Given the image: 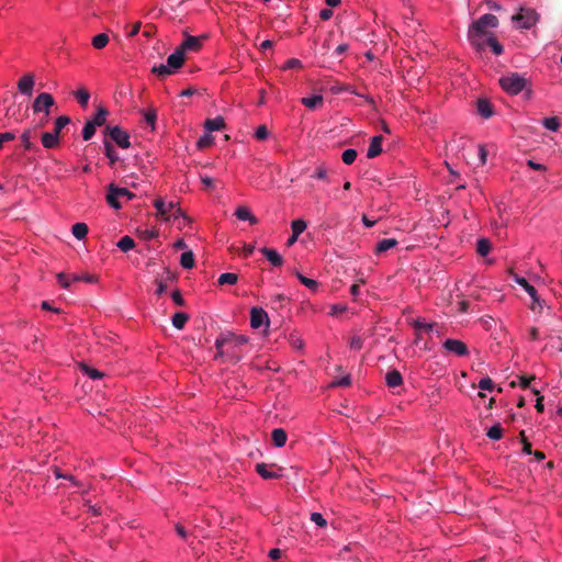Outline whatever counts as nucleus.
Instances as JSON below:
<instances>
[{"label":"nucleus","mask_w":562,"mask_h":562,"mask_svg":"<svg viewBox=\"0 0 562 562\" xmlns=\"http://www.w3.org/2000/svg\"><path fill=\"white\" fill-rule=\"evenodd\" d=\"M497 26L498 19L496 15L491 13L483 14L469 26V43L477 53H482L486 48L487 37L494 35L491 30H494Z\"/></svg>","instance_id":"nucleus-1"},{"label":"nucleus","mask_w":562,"mask_h":562,"mask_svg":"<svg viewBox=\"0 0 562 562\" xmlns=\"http://www.w3.org/2000/svg\"><path fill=\"white\" fill-rule=\"evenodd\" d=\"M501 88L509 95H517L528 86V79L519 72H510L498 80Z\"/></svg>","instance_id":"nucleus-2"},{"label":"nucleus","mask_w":562,"mask_h":562,"mask_svg":"<svg viewBox=\"0 0 562 562\" xmlns=\"http://www.w3.org/2000/svg\"><path fill=\"white\" fill-rule=\"evenodd\" d=\"M184 61V54L182 50L177 48L172 54H170L167 58L166 64H160L158 66H154L151 71L159 77H167L175 74L179 68L182 67Z\"/></svg>","instance_id":"nucleus-3"},{"label":"nucleus","mask_w":562,"mask_h":562,"mask_svg":"<svg viewBox=\"0 0 562 562\" xmlns=\"http://www.w3.org/2000/svg\"><path fill=\"white\" fill-rule=\"evenodd\" d=\"M539 13L532 8L520 7L512 20L518 29L530 30L539 21Z\"/></svg>","instance_id":"nucleus-4"},{"label":"nucleus","mask_w":562,"mask_h":562,"mask_svg":"<svg viewBox=\"0 0 562 562\" xmlns=\"http://www.w3.org/2000/svg\"><path fill=\"white\" fill-rule=\"evenodd\" d=\"M154 206L156 207L157 213L160 216H165L169 213H172V217L175 221L181 218L184 224L189 223L188 216L180 209L178 202H166L162 198H158L154 201Z\"/></svg>","instance_id":"nucleus-5"},{"label":"nucleus","mask_w":562,"mask_h":562,"mask_svg":"<svg viewBox=\"0 0 562 562\" xmlns=\"http://www.w3.org/2000/svg\"><path fill=\"white\" fill-rule=\"evenodd\" d=\"M133 196L134 194L127 189L110 184L106 194V202L111 207L119 210L121 209V203L119 202V199L126 198L127 200H131L133 199Z\"/></svg>","instance_id":"nucleus-6"},{"label":"nucleus","mask_w":562,"mask_h":562,"mask_svg":"<svg viewBox=\"0 0 562 562\" xmlns=\"http://www.w3.org/2000/svg\"><path fill=\"white\" fill-rule=\"evenodd\" d=\"M55 101L50 93L41 92L33 101L32 110L34 113H44L45 116H48L50 113V108L54 105Z\"/></svg>","instance_id":"nucleus-7"},{"label":"nucleus","mask_w":562,"mask_h":562,"mask_svg":"<svg viewBox=\"0 0 562 562\" xmlns=\"http://www.w3.org/2000/svg\"><path fill=\"white\" fill-rule=\"evenodd\" d=\"M442 348L446 352L457 356V357H467L470 353V350L465 342L454 338H448L442 342Z\"/></svg>","instance_id":"nucleus-8"},{"label":"nucleus","mask_w":562,"mask_h":562,"mask_svg":"<svg viewBox=\"0 0 562 562\" xmlns=\"http://www.w3.org/2000/svg\"><path fill=\"white\" fill-rule=\"evenodd\" d=\"M109 135L117 146L123 149H127L131 146L130 135L123 131L120 126L109 127Z\"/></svg>","instance_id":"nucleus-9"},{"label":"nucleus","mask_w":562,"mask_h":562,"mask_svg":"<svg viewBox=\"0 0 562 562\" xmlns=\"http://www.w3.org/2000/svg\"><path fill=\"white\" fill-rule=\"evenodd\" d=\"M269 325L267 312L261 307H252L250 311V326L255 329Z\"/></svg>","instance_id":"nucleus-10"},{"label":"nucleus","mask_w":562,"mask_h":562,"mask_svg":"<svg viewBox=\"0 0 562 562\" xmlns=\"http://www.w3.org/2000/svg\"><path fill=\"white\" fill-rule=\"evenodd\" d=\"M512 278L518 285H520L528 293L533 303L541 305L540 297L533 285H531L524 277H520L517 273H513Z\"/></svg>","instance_id":"nucleus-11"},{"label":"nucleus","mask_w":562,"mask_h":562,"mask_svg":"<svg viewBox=\"0 0 562 562\" xmlns=\"http://www.w3.org/2000/svg\"><path fill=\"white\" fill-rule=\"evenodd\" d=\"M35 85V78L32 74H25L18 81V90L21 94L31 97Z\"/></svg>","instance_id":"nucleus-12"},{"label":"nucleus","mask_w":562,"mask_h":562,"mask_svg":"<svg viewBox=\"0 0 562 562\" xmlns=\"http://www.w3.org/2000/svg\"><path fill=\"white\" fill-rule=\"evenodd\" d=\"M204 36H191L187 35L181 43L180 47H178L180 50L188 52H198L202 47V43L204 41Z\"/></svg>","instance_id":"nucleus-13"},{"label":"nucleus","mask_w":562,"mask_h":562,"mask_svg":"<svg viewBox=\"0 0 562 562\" xmlns=\"http://www.w3.org/2000/svg\"><path fill=\"white\" fill-rule=\"evenodd\" d=\"M476 110L483 119H490L494 115V106L488 99L481 98L476 102Z\"/></svg>","instance_id":"nucleus-14"},{"label":"nucleus","mask_w":562,"mask_h":562,"mask_svg":"<svg viewBox=\"0 0 562 562\" xmlns=\"http://www.w3.org/2000/svg\"><path fill=\"white\" fill-rule=\"evenodd\" d=\"M382 142L383 137L381 135H375L370 139V144L367 150L368 158H375L382 153Z\"/></svg>","instance_id":"nucleus-15"},{"label":"nucleus","mask_w":562,"mask_h":562,"mask_svg":"<svg viewBox=\"0 0 562 562\" xmlns=\"http://www.w3.org/2000/svg\"><path fill=\"white\" fill-rule=\"evenodd\" d=\"M260 251L273 267H281L283 265V259L276 249L263 247Z\"/></svg>","instance_id":"nucleus-16"},{"label":"nucleus","mask_w":562,"mask_h":562,"mask_svg":"<svg viewBox=\"0 0 562 562\" xmlns=\"http://www.w3.org/2000/svg\"><path fill=\"white\" fill-rule=\"evenodd\" d=\"M235 216L239 220V221H247L249 222L251 225H255L258 223V220L257 217L251 213V211L249 210V207L247 206H238L236 210H235Z\"/></svg>","instance_id":"nucleus-17"},{"label":"nucleus","mask_w":562,"mask_h":562,"mask_svg":"<svg viewBox=\"0 0 562 562\" xmlns=\"http://www.w3.org/2000/svg\"><path fill=\"white\" fill-rule=\"evenodd\" d=\"M224 127H225L224 117L220 116V115L216 117H213V119H207L204 123V128L209 133L221 131Z\"/></svg>","instance_id":"nucleus-18"},{"label":"nucleus","mask_w":562,"mask_h":562,"mask_svg":"<svg viewBox=\"0 0 562 562\" xmlns=\"http://www.w3.org/2000/svg\"><path fill=\"white\" fill-rule=\"evenodd\" d=\"M397 240L395 238H384L376 243L374 248L375 255H381L392 248H394L397 245Z\"/></svg>","instance_id":"nucleus-19"},{"label":"nucleus","mask_w":562,"mask_h":562,"mask_svg":"<svg viewBox=\"0 0 562 562\" xmlns=\"http://www.w3.org/2000/svg\"><path fill=\"white\" fill-rule=\"evenodd\" d=\"M385 382L389 387H397L403 384V376L400 371L391 370L385 375Z\"/></svg>","instance_id":"nucleus-20"},{"label":"nucleus","mask_w":562,"mask_h":562,"mask_svg":"<svg viewBox=\"0 0 562 562\" xmlns=\"http://www.w3.org/2000/svg\"><path fill=\"white\" fill-rule=\"evenodd\" d=\"M59 135L54 132H46L42 135V144L45 148L50 149L58 145Z\"/></svg>","instance_id":"nucleus-21"},{"label":"nucleus","mask_w":562,"mask_h":562,"mask_svg":"<svg viewBox=\"0 0 562 562\" xmlns=\"http://www.w3.org/2000/svg\"><path fill=\"white\" fill-rule=\"evenodd\" d=\"M323 95L314 94L311 97L302 98L301 103L310 110H314L323 104Z\"/></svg>","instance_id":"nucleus-22"},{"label":"nucleus","mask_w":562,"mask_h":562,"mask_svg":"<svg viewBox=\"0 0 562 562\" xmlns=\"http://www.w3.org/2000/svg\"><path fill=\"white\" fill-rule=\"evenodd\" d=\"M273 445L277 448H282L286 443V432L282 428H276L271 434Z\"/></svg>","instance_id":"nucleus-23"},{"label":"nucleus","mask_w":562,"mask_h":562,"mask_svg":"<svg viewBox=\"0 0 562 562\" xmlns=\"http://www.w3.org/2000/svg\"><path fill=\"white\" fill-rule=\"evenodd\" d=\"M175 531L180 539H182L183 541L189 542V543H192V539L196 538L195 535L188 531L187 528L180 522H177L175 525Z\"/></svg>","instance_id":"nucleus-24"},{"label":"nucleus","mask_w":562,"mask_h":562,"mask_svg":"<svg viewBox=\"0 0 562 562\" xmlns=\"http://www.w3.org/2000/svg\"><path fill=\"white\" fill-rule=\"evenodd\" d=\"M411 324L416 330H423L427 333L432 331L435 327L434 323H429L425 318H416Z\"/></svg>","instance_id":"nucleus-25"},{"label":"nucleus","mask_w":562,"mask_h":562,"mask_svg":"<svg viewBox=\"0 0 562 562\" xmlns=\"http://www.w3.org/2000/svg\"><path fill=\"white\" fill-rule=\"evenodd\" d=\"M334 91L335 92H348V93H351V94H355L357 97H361L363 98L368 103L370 104H373L374 103V100L372 97L370 95H364V94H361L359 92H357L352 86H349V85H346V86H340V87H337V88H334Z\"/></svg>","instance_id":"nucleus-26"},{"label":"nucleus","mask_w":562,"mask_h":562,"mask_svg":"<svg viewBox=\"0 0 562 562\" xmlns=\"http://www.w3.org/2000/svg\"><path fill=\"white\" fill-rule=\"evenodd\" d=\"M189 319V315L184 312H177L171 318L172 326L177 329H182Z\"/></svg>","instance_id":"nucleus-27"},{"label":"nucleus","mask_w":562,"mask_h":562,"mask_svg":"<svg viewBox=\"0 0 562 562\" xmlns=\"http://www.w3.org/2000/svg\"><path fill=\"white\" fill-rule=\"evenodd\" d=\"M256 472L265 480L279 477V474L270 471L266 463H258L256 465Z\"/></svg>","instance_id":"nucleus-28"},{"label":"nucleus","mask_w":562,"mask_h":562,"mask_svg":"<svg viewBox=\"0 0 562 562\" xmlns=\"http://www.w3.org/2000/svg\"><path fill=\"white\" fill-rule=\"evenodd\" d=\"M110 37L106 33H100L92 37V46L95 49H102L109 44Z\"/></svg>","instance_id":"nucleus-29"},{"label":"nucleus","mask_w":562,"mask_h":562,"mask_svg":"<svg viewBox=\"0 0 562 562\" xmlns=\"http://www.w3.org/2000/svg\"><path fill=\"white\" fill-rule=\"evenodd\" d=\"M486 46L491 48L494 55L499 56L504 52L503 45L497 41L495 35L488 36L486 40Z\"/></svg>","instance_id":"nucleus-30"},{"label":"nucleus","mask_w":562,"mask_h":562,"mask_svg":"<svg viewBox=\"0 0 562 562\" xmlns=\"http://www.w3.org/2000/svg\"><path fill=\"white\" fill-rule=\"evenodd\" d=\"M180 265L183 269H191L194 266V255L192 250H187L181 254Z\"/></svg>","instance_id":"nucleus-31"},{"label":"nucleus","mask_w":562,"mask_h":562,"mask_svg":"<svg viewBox=\"0 0 562 562\" xmlns=\"http://www.w3.org/2000/svg\"><path fill=\"white\" fill-rule=\"evenodd\" d=\"M106 115L108 111L104 108H99L92 120H89V122L93 124L95 127L102 126L105 123Z\"/></svg>","instance_id":"nucleus-32"},{"label":"nucleus","mask_w":562,"mask_h":562,"mask_svg":"<svg viewBox=\"0 0 562 562\" xmlns=\"http://www.w3.org/2000/svg\"><path fill=\"white\" fill-rule=\"evenodd\" d=\"M120 250L127 252L135 247V241L132 237L125 235L116 244Z\"/></svg>","instance_id":"nucleus-33"},{"label":"nucleus","mask_w":562,"mask_h":562,"mask_svg":"<svg viewBox=\"0 0 562 562\" xmlns=\"http://www.w3.org/2000/svg\"><path fill=\"white\" fill-rule=\"evenodd\" d=\"M88 231V226L85 223H76L71 228L72 235L79 240L87 236Z\"/></svg>","instance_id":"nucleus-34"},{"label":"nucleus","mask_w":562,"mask_h":562,"mask_svg":"<svg viewBox=\"0 0 562 562\" xmlns=\"http://www.w3.org/2000/svg\"><path fill=\"white\" fill-rule=\"evenodd\" d=\"M238 281V276L236 273H233V272H225V273H222L218 279H217V283L220 285H225V284H235L236 282Z\"/></svg>","instance_id":"nucleus-35"},{"label":"nucleus","mask_w":562,"mask_h":562,"mask_svg":"<svg viewBox=\"0 0 562 562\" xmlns=\"http://www.w3.org/2000/svg\"><path fill=\"white\" fill-rule=\"evenodd\" d=\"M297 279L300 280V282L305 285L307 289H310L311 291L315 292L317 291L318 289V282L314 279H310L305 276H303L301 272H296L295 273Z\"/></svg>","instance_id":"nucleus-36"},{"label":"nucleus","mask_w":562,"mask_h":562,"mask_svg":"<svg viewBox=\"0 0 562 562\" xmlns=\"http://www.w3.org/2000/svg\"><path fill=\"white\" fill-rule=\"evenodd\" d=\"M75 98L82 108H86L90 100V92L83 88L78 89L75 92Z\"/></svg>","instance_id":"nucleus-37"},{"label":"nucleus","mask_w":562,"mask_h":562,"mask_svg":"<svg viewBox=\"0 0 562 562\" xmlns=\"http://www.w3.org/2000/svg\"><path fill=\"white\" fill-rule=\"evenodd\" d=\"M542 125L551 132H557L560 128L561 123L557 116H549L543 119Z\"/></svg>","instance_id":"nucleus-38"},{"label":"nucleus","mask_w":562,"mask_h":562,"mask_svg":"<svg viewBox=\"0 0 562 562\" xmlns=\"http://www.w3.org/2000/svg\"><path fill=\"white\" fill-rule=\"evenodd\" d=\"M70 123V117L67 115H60L58 116L54 122V133L59 135L61 130L66 127Z\"/></svg>","instance_id":"nucleus-39"},{"label":"nucleus","mask_w":562,"mask_h":562,"mask_svg":"<svg viewBox=\"0 0 562 562\" xmlns=\"http://www.w3.org/2000/svg\"><path fill=\"white\" fill-rule=\"evenodd\" d=\"M491 243L486 238H480L476 245V251L480 256H486L491 251Z\"/></svg>","instance_id":"nucleus-40"},{"label":"nucleus","mask_w":562,"mask_h":562,"mask_svg":"<svg viewBox=\"0 0 562 562\" xmlns=\"http://www.w3.org/2000/svg\"><path fill=\"white\" fill-rule=\"evenodd\" d=\"M104 153L112 165L119 160V155L116 150L114 149L113 145L108 140L104 142Z\"/></svg>","instance_id":"nucleus-41"},{"label":"nucleus","mask_w":562,"mask_h":562,"mask_svg":"<svg viewBox=\"0 0 562 562\" xmlns=\"http://www.w3.org/2000/svg\"><path fill=\"white\" fill-rule=\"evenodd\" d=\"M486 436L491 440H499L503 437V429L499 424H495L486 431Z\"/></svg>","instance_id":"nucleus-42"},{"label":"nucleus","mask_w":562,"mask_h":562,"mask_svg":"<svg viewBox=\"0 0 562 562\" xmlns=\"http://www.w3.org/2000/svg\"><path fill=\"white\" fill-rule=\"evenodd\" d=\"M306 227H307V224L302 218L294 220L291 223L292 233L294 235H301L306 229Z\"/></svg>","instance_id":"nucleus-43"},{"label":"nucleus","mask_w":562,"mask_h":562,"mask_svg":"<svg viewBox=\"0 0 562 562\" xmlns=\"http://www.w3.org/2000/svg\"><path fill=\"white\" fill-rule=\"evenodd\" d=\"M358 156V153L353 148H348L342 151L341 159L346 165H351L355 162L356 158Z\"/></svg>","instance_id":"nucleus-44"},{"label":"nucleus","mask_w":562,"mask_h":562,"mask_svg":"<svg viewBox=\"0 0 562 562\" xmlns=\"http://www.w3.org/2000/svg\"><path fill=\"white\" fill-rule=\"evenodd\" d=\"M311 177L313 179H317V180H322V181H327L328 180V176H327V169L324 165H318L315 169V171L311 175Z\"/></svg>","instance_id":"nucleus-45"},{"label":"nucleus","mask_w":562,"mask_h":562,"mask_svg":"<svg viewBox=\"0 0 562 562\" xmlns=\"http://www.w3.org/2000/svg\"><path fill=\"white\" fill-rule=\"evenodd\" d=\"M72 281H82L86 283H97L98 278L94 274L85 273V274H72L71 276Z\"/></svg>","instance_id":"nucleus-46"},{"label":"nucleus","mask_w":562,"mask_h":562,"mask_svg":"<svg viewBox=\"0 0 562 562\" xmlns=\"http://www.w3.org/2000/svg\"><path fill=\"white\" fill-rule=\"evenodd\" d=\"M81 369H82V372H83L86 375H88L90 379H92V380L101 379V378H102V375H103L99 370H97V369H94V368H91V367H89V366H86V364H83V366L81 367Z\"/></svg>","instance_id":"nucleus-47"},{"label":"nucleus","mask_w":562,"mask_h":562,"mask_svg":"<svg viewBox=\"0 0 562 562\" xmlns=\"http://www.w3.org/2000/svg\"><path fill=\"white\" fill-rule=\"evenodd\" d=\"M95 133V126L93 124H91L89 121H87V123L85 124L83 128H82V138L85 140H89L93 137Z\"/></svg>","instance_id":"nucleus-48"},{"label":"nucleus","mask_w":562,"mask_h":562,"mask_svg":"<svg viewBox=\"0 0 562 562\" xmlns=\"http://www.w3.org/2000/svg\"><path fill=\"white\" fill-rule=\"evenodd\" d=\"M212 143H213V136L211 135V133L206 132L198 139L196 146L199 148H205V147L210 146Z\"/></svg>","instance_id":"nucleus-49"},{"label":"nucleus","mask_w":562,"mask_h":562,"mask_svg":"<svg viewBox=\"0 0 562 562\" xmlns=\"http://www.w3.org/2000/svg\"><path fill=\"white\" fill-rule=\"evenodd\" d=\"M56 277H57V281H58V283L60 284L61 288H64V289H69L70 288V284L72 282L71 276H67L64 272H59Z\"/></svg>","instance_id":"nucleus-50"},{"label":"nucleus","mask_w":562,"mask_h":562,"mask_svg":"<svg viewBox=\"0 0 562 562\" xmlns=\"http://www.w3.org/2000/svg\"><path fill=\"white\" fill-rule=\"evenodd\" d=\"M269 135H270V132L268 131L266 125H260L255 131V137L258 140H265L269 137Z\"/></svg>","instance_id":"nucleus-51"},{"label":"nucleus","mask_w":562,"mask_h":562,"mask_svg":"<svg viewBox=\"0 0 562 562\" xmlns=\"http://www.w3.org/2000/svg\"><path fill=\"white\" fill-rule=\"evenodd\" d=\"M302 61L297 58H290L288 59L281 67L282 70H289L294 68H301Z\"/></svg>","instance_id":"nucleus-52"},{"label":"nucleus","mask_w":562,"mask_h":562,"mask_svg":"<svg viewBox=\"0 0 562 562\" xmlns=\"http://www.w3.org/2000/svg\"><path fill=\"white\" fill-rule=\"evenodd\" d=\"M494 386H495V384H494L493 380L490 378H483L479 382V387L484 391L492 392L494 390Z\"/></svg>","instance_id":"nucleus-53"},{"label":"nucleus","mask_w":562,"mask_h":562,"mask_svg":"<svg viewBox=\"0 0 562 562\" xmlns=\"http://www.w3.org/2000/svg\"><path fill=\"white\" fill-rule=\"evenodd\" d=\"M363 346V340L360 336H353L349 340V348L352 350H360Z\"/></svg>","instance_id":"nucleus-54"},{"label":"nucleus","mask_w":562,"mask_h":562,"mask_svg":"<svg viewBox=\"0 0 562 562\" xmlns=\"http://www.w3.org/2000/svg\"><path fill=\"white\" fill-rule=\"evenodd\" d=\"M311 520L318 527H325L327 525L326 519L317 512L311 514Z\"/></svg>","instance_id":"nucleus-55"},{"label":"nucleus","mask_w":562,"mask_h":562,"mask_svg":"<svg viewBox=\"0 0 562 562\" xmlns=\"http://www.w3.org/2000/svg\"><path fill=\"white\" fill-rule=\"evenodd\" d=\"M156 119H157V113L155 110H149L147 112L144 113V120L147 124H149L151 126V128L154 130L155 128V122H156Z\"/></svg>","instance_id":"nucleus-56"},{"label":"nucleus","mask_w":562,"mask_h":562,"mask_svg":"<svg viewBox=\"0 0 562 562\" xmlns=\"http://www.w3.org/2000/svg\"><path fill=\"white\" fill-rule=\"evenodd\" d=\"M21 140L26 150L32 149L33 144L31 143V132L30 131H25L22 133Z\"/></svg>","instance_id":"nucleus-57"},{"label":"nucleus","mask_w":562,"mask_h":562,"mask_svg":"<svg viewBox=\"0 0 562 562\" xmlns=\"http://www.w3.org/2000/svg\"><path fill=\"white\" fill-rule=\"evenodd\" d=\"M171 299L173 301V303L178 306H183L184 305V300H183V296L181 294V292L179 290H173L171 292Z\"/></svg>","instance_id":"nucleus-58"},{"label":"nucleus","mask_w":562,"mask_h":562,"mask_svg":"<svg viewBox=\"0 0 562 562\" xmlns=\"http://www.w3.org/2000/svg\"><path fill=\"white\" fill-rule=\"evenodd\" d=\"M85 506L88 508V510L93 515V516H99L101 514V507L94 505V504H91V502L89 499H85Z\"/></svg>","instance_id":"nucleus-59"},{"label":"nucleus","mask_w":562,"mask_h":562,"mask_svg":"<svg viewBox=\"0 0 562 562\" xmlns=\"http://www.w3.org/2000/svg\"><path fill=\"white\" fill-rule=\"evenodd\" d=\"M15 138V134L12 132L0 133V149L5 142H11Z\"/></svg>","instance_id":"nucleus-60"},{"label":"nucleus","mask_w":562,"mask_h":562,"mask_svg":"<svg viewBox=\"0 0 562 562\" xmlns=\"http://www.w3.org/2000/svg\"><path fill=\"white\" fill-rule=\"evenodd\" d=\"M350 383H351L350 376L345 375V376L340 378L339 380L334 381L331 383V385L333 386H348V385H350Z\"/></svg>","instance_id":"nucleus-61"},{"label":"nucleus","mask_w":562,"mask_h":562,"mask_svg":"<svg viewBox=\"0 0 562 562\" xmlns=\"http://www.w3.org/2000/svg\"><path fill=\"white\" fill-rule=\"evenodd\" d=\"M347 310L346 305L342 304H334L330 307V315H338L340 313H344Z\"/></svg>","instance_id":"nucleus-62"},{"label":"nucleus","mask_w":562,"mask_h":562,"mask_svg":"<svg viewBox=\"0 0 562 562\" xmlns=\"http://www.w3.org/2000/svg\"><path fill=\"white\" fill-rule=\"evenodd\" d=\"M527 166L533 170L543 171L546 170V166L539 162L533 161L532 159L527 160Z\"/></svg>","instance_id":"nucleus-63"},{"label":"nucleus","mask_w":562,"mask_h":562,"mask_svg":"<svg viewBox=\"0 0 562 562\" xmlns=\"http://www.w3.org/2000/svg\"><path fill=\"white\" fill-rule=\"evenodd\" d=\"M331 16H333V11H331V9H322V10L319 11V18H321L323 21H328Z\"/></svg>","instance_id":"nucleus-64"}]
</instances>
